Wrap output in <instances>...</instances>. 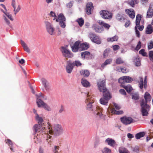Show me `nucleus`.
I'll return each mask as SVG.
<instances>
[{"mask_svg": "<svg viewBox=\"0 0 153 153\" xmlns=\"http://www.w3.org/2000/svg\"><path fill=\"white\" fill-rule=\"evenodd\" d=\"M36 119L38 121V123H39V126L40 125L42 126H43V127H45V126L44 125V124H43L42 125L41 124V123L43 121V119L41 117H39L38 114H36Z\"/></svg>", "mask_w": 153, "mask_h": 153, "instance_id": "nucleus-25", "label": "nucleus"}, {"mask_svg": "<svg viewBox=\"0 0 153 153\" xmlns=\"http://www.w3.org/2000/svg\"><path fill=\"white\" fill-rule=\"evenodd\" d=\"M134 11V10L132 9H126L125 10V12L129 16L131 13L133 12Z\"/></svg>", "mask_w": 153, "mask_h": 153, "instance_id": "nucleus-52", "label": "nucleus"}, {"mask_svg": "<svg viewBox=\"0 0 153 153\" xmlns=\"http://www.w3.org/2000/svg\"><path fill=\"white\" fill-rule=\"evenodd\" d=\"M55 20L56 22H59V24L61 27L64 28L66 26V18L63 14H59L58 17H57Z\"/></svg>", "mask_w": 153, "mask_h": 153, "instance_id": "nucleus-6", "label": "nucleus"}, {"mask_svg": "<svg viewBox=\"0 0 153 153\" xmlns=\"http://www.w3.org/2000/svg\"><path fill=\"white\" fill-rule=\"evenodd\" d=\"M2 11L11 21H13V19L12 18V16L10 14L8 13L5 12L3 10H2Z\"/></svg>", "mask_w": 153, "mask_h": 153, "instance_id": "nucleus-46", "label": "nucleus"}, {"mask_svg": "<svg viewBox=\"0 0 153 153\" xmlns=\"http://www.w3.org/2000/svg\"><path fill=\"white\" fill-rule=\"evenodd\" d=\"M102 153H111V150L107 147L104 148L102 150Z\"/></svg>", "mask_w": 153, "mask_h": 153, "instance_id": "nucleus-44", "label": "nucleus"}, {"mask_svg": "<svg viewBox=\"0 0 153 153\" xmlns=\"http://www.w3.org/2000/svg\"><path fill=\"white\" fill-rule=\"evenodd\" d=\"M81 75H83L84 77H87L90 74L89 72L87 70H82L80 72Z\"/></svg>", "mask_w": 153, "mask_h": 153, "instance_id": "nucleus-33", "label": "nucleus"}, {"mask_svg": "<svg viewBox=\"0 0 153 153\" xmlns=\"http://www.w3.org/2000/svg\"><path fill=\"white\" fill-rule=\"evenodd\" d=\"M121 120L122 123L126 125L130 124L133 121L131 118L128 117H123L121 118Z\"/></svg>", "mask_w": 153, "mask_h": 153, "instance_id": "nucleus-13", "label": "nucleus"}, {"mask_svg": "<svg viewBox=\"0 0 153 153\" xmlns=\"http://www.w3.org/2000/svg\"><path fill=\"white\" fill-rule=\"evenodd\" d=\"M133 80L129 76H123L119 79V82L122 85L125 83H130Z\"/></svg>", "mask_w": 153, "mask_h": 153, "instance_id": "nucleus-9", "label": "nucleus"}, {"mask_svg": "<svg viewBox=\"0 0 153 153\" xmlns=\"http://www.w3.org/2000/svg\"><path fill=\"white\" fill-rule=\"evenodd\" d=\"M116 63L117 64H122L124 63V61L120 58H117L116 61Z\"/></svg>", "mask_w": 153, "mask_h": 153, "instance_id": "nucleus-48", "label": "nucleus"}, {"mask_svg": "<svg viewBox=\"0 0 153 153\" xmlns=\"http://www.w3.org/2000/svg\"><path fill=\"white\" fill-rule=\"evenodd\" d=\"M144 97L145 100V101L144 100V102L146 104L148 102L150 101L151 100V95L149 94L147 92L145 93Z\"/></svg>", "mask_w": 153, "mask_h": 153, "instance_id": "nucleus-22", "label": "nucleus"}, {"mask_svg": "<svg viewBox=\"0 0 153 153\" xmlns=\"http://www.w3.org/2000/svg\"><path fill=\"white\" fill-rule=\"evenodd\" d=\"M141 112L143 116H147L148 114V112L149 110V106L144 102V101L142 100L141 103Z\"/></svg>", "mask_w": 153, "mask_h": 153, "instance_id": "nucleus-7", "label": "nucleus"}, {"mask_svg": "<svg viewBox=\"0 0 153 153\" xmlns=\"http://www.w3.org/2000/svg\"><path fill=\"white\" fill-rule=\"evenodd\" d=\"M98 22L100 25H103L104 27L107 29H108L110 27L109 25L107 24L104 23L102 21L99 20L98 21Z\"/></svg>", "mask_w": 153, "mask_h": 153, "instance_id": "nucleus-32", "label": "nucleus"}, {"mask_svg": "<svg viewBox=\"0 0 153 153\" xmlns=\"http://www.w3.org/2000/svg\"><path fill=\"white\" fill-rule=\"evenodd\" d=\"M141 42L139 41L138 42V44L135 48V50L138 51L141 48Z\"/></svg>", "mask_w": 153, "mask_h": 153, "instance_id": "nucleus-56", "label": "nucleus"}, {"mask_svg": "<svg viewBox=\"0 0 153 153\" xmlns=\"http://www.w3.org/2000/svg\"><path fill=\"white\" fill-rule=\"evenodd\" d=\"M153 32V27L151 25H148L146 29V33L147 34H151Z\"/></svg>", "mask_w": 153, "mask_h": 153, "instance_id": "nucleus-23", "label": "nucleus"}, {"mask_svg": "<svg viewBox=\"0 0 153 153\" xmlns=\"http://www.w3.org/2000/svg\"><path fill=\"white\" fill-rule=\"evenodd\" d=\"M80 44V42L79 41H77L74 43L73 46H71V48L73 52H76L78 51L79 49V46Z\"/></svg>", "mask_w": 153, "mask_h": 153, "instance_id": "nucleus-17", "label": "nucleus"}, {"mask_svg": "<svg viewBox=\"0 0 153 153\" xmlns=\"http://www.w3.org/2000/svg\"><path fill=\"white\" fill-rule=\"evenodd\" d=\"M94 114L97 117H99L100 119L103 118V115L102 113V108L99 107H97L94 110Z\"/></svg>", "mask_w": 153, "mask_h": 153, "instance_id": "nucleus-10", "label": "nucleus"}, {"mask_svg": "<svg viewBox=\"0 0 153 153\" xmlns=\"http://www.w3.org/2000/svg\"><path fill=\"white\" fill-rule=\"evenodd\" d=\"M114 106L116 109L117 110H119L120 108V106L116 103L114 104Z\"/></svg>", "mask_w": 153, "mask_h": 153, "instance_id": "nucleus-64", "label": "nucleus"}, {"mask_svg": "<svg viewBox=\"0 0 153 153\" xmlns=\"http://www.w3.org/2000/svg\"><path fill=\"white\" fill-rule=\"evenodd\" d=\"M92 41L98 44H101V42L100 38L97 36H95V38L92 40Z\"/></svg>", "mask_w": 153, "mask_h": 153, "instance_id": "nucleus-39", "label": "nucleus"}, {"mask_svg": "<svg viewBox=\"0 0 153 153\" xmlns=\"http://www.w3.org/2000/svg\"><path fill=\"white\" fill-rule=\"evenodd\" d=\"M134 61L136 66H139L140 65V61L138 56L134 59Z\"/></svg>", "mask_w": 153, "mask_h": 153, "instance_id": "nucleus-37", "label": "nucleus"}, {"mask_svg": "<svg viewBox=\"0 0 153 153\" xmlns=\"http://www.w3.org/2000/svg\"><path fill=\"white\" fill-rule=\"evenodd\" d=\"M132 98L134 100H137L139 98L138 94L135 93L132 95Z\"/></svg>", "mask_w": 153, "mask_h": 153, "instance_id": "nucleus-51", "label": "nucleus"}, {"mask_svg": "<svg viewBox=\"0 0 153 153\" xmlns=\"http://www.w3.org/2000/svg\"><path fill=\"white\" fill-rule=\"evenodd\" d=\"M21 43L24 50L28 53H30V50L27 44L22 40H21Z\"/></svg>", "mask_w": 153, "mask_h": 153, "instance_id": "nucleus-21", "label": "nucleus"}, {"mask_svg": "<svg viewBox=\"0 0 153 153\" xmlns=\"http://www.w3.org/2000/svg\"><path fill=\"white\" fill-rule=\"evenodd\" d=\"M45 110L48 111H51V109L50 107L46 103H45L42 106Z\"/></svg>", "mask_w": 153, "mask_h": 153, "instance_id": "nucleus-49", "label": "nucleus"}, {"mask_svg": "<svg viewBox=\"0 0 153 153\" xmlns=\"http://www.w3.org/2000/svg\"><path fill=\"white\" fill-rule=\"evenodd\" d=\"M6 143L9 146H12V145H13L12 142L10 139H7L6 140Z\"/></svg>", "mask_w": 153, "mask_h": 153, "instance_id": "nucleus-58", "label": "nucleus"}, {"mask_svg": "<svg viewBox=\"0 0 153 153\" xmlns=\"http://www.w3.org/2000/svg\"><path fill=\"white\" fill-rule=\"evenodd\" d=\"M118 37L117 36H115L111 38L107 39V40L108 42H113L117 41L118 39Z\"/></svg>", "mask_w": 153, "mask_h": 153, "instance_id": "nucleus-41", "label": "nucleus"}, {"mask_svg": "<svg viewBox=\"0 0 153 153\" xmlns=\"http://www.w3.org/2000/svg\"><path fill=\"white\" fill-rule=\"evenodd\" d=\"M43 126L39 125H38V124H36L34 125L33 128L35 132L37 133V136H36V138H34V142L36 144H38L40 143L41 141V138H42L43 134L42 133L44 132V134H45L46 133L45 132V128L43 127Z\"/></svg>", "mask_w": 153, "mask_h": 153, "instance_id": "nucleus-1", "label": "nucleus"}, {"mask_svg": "<svg viewBox=\"0 0 153 153\" xmlns=\"http://www.w3.org/2000/svg\"><path fill=\"white\" fill-rule=\"evenodd\" d=\"M92 27L93 29L95 30L96 32L98 33H101L103 30V28L102 27H100L96 24H93Z\"/></svg>", "mask_w": 153, "mask_h": 153, "instance_id": "nucleus-20", "label": "nucleus"}, {"mask_svg": "<svg viewBox=\"0 0 153 153\" xmlns=\"http://www.w3.org/2000/svg\"><path fill=\"white\" fill-rule=\"evenodd\" d=\"M50 16L52 17H54L53 20H55L57 18V16L54 12L51 11L50 13Z\"/></svg>", "mask_w": 153, "mask_h": 153, "instance_id": "nucleus-50", "label": "nucleus"}, {"mask_svg": "<svg viewBox=\"0 0 153 153\" xmlns=\"http://www.w3.org/2000/svg\"><path fill=\"white\" fill-rule=\"evenodd\" d=\"M68 64V73H70L73 70L74 65L71 62H69Z\"/></svg>", "mask_w": 153, "mask_h": 153, "instance_id": "nucleus-34", "label": "nucleus"}, {"mask_svg": "<svg viewBox=\"0 0 153 153\" xmlns=\"http://www.w3.org/2000/svg\"><path fill=\"white\" fill-rule=\"evenodd\" d=\"M36 103L38 106L40 107L41 106H43L45 103L42 100L40 99L37 100Z\"/></svg>", "mask_w": 153, "mask_h": 153, "instance_id": "nucleus-36", "label": "nucleus"}, {"mask_svg": "<svg viewBox=\"0 0 153 153\" xmlns=\"http://www.w3.org/2000/svg\"><path fill=\"white\" fill-rule=\"evenodd\" d=\"M137 27H135V28L136 33L137 36L138 37H139L140 36V33L139 31L137 30Z\"/></svg>", "mask_w": 153, "mask_h": 153, "instance_id": "nucleus-60", "label": "nucleus"}, {"mask_svg": "<svg viewBox=\"0 0 153 153\" xmlns=\"http://www.w3.org/2000/svg\"><path fill=\"white\" fill-rule=\"evenodd\" d=\"M103 97L100 100V103L102 105H107L108 100L111 98V96L109 92L103 93Z\"/></svg>", "mask_w": 153, "mask_h": 153, "instance_id": "nucleus-3", "label": "nucleus"}, {"mask_svg": "<svg viewBox=\"0 0 153 153\" xmlns=\"http://www.w3.org/2000/svg\"><path fill=\"white\" fill-rule=\"evenodd\" d=\"M89 93L87 94V96L86 98L85 102L86 103L88 102V103L87 104V109L89 110H91L92 105V103L93 102L92 101L91 99V98L90 97Z\"/></svg>", "mask_w": 153, "mask_h": 153, "instance_id": "nucleus-12", "label": "nucleus"}, {"mask_svg": "<svg viewBox=\"0 0 153 153\" xmlns=\"http://www.w3.org/2000/svg\"><path fill=\"white\" fill-rule=\"evenodd\" d=\"M80 26H82L84 24V20L82 18H79L76 20Z\"/></svg>", "mask_w": 153, "mask_h": 153, "instance_id": "nucleus-45", "label": "nucleus"}, {"mask_svg": "<svg viewBox=\"0 0 153 153\" xmlns=\"http://www.w3.org/2000/svg\"><path fill=\"white\" fill-rule=\"evenodd\" d=\"M36 96L37 98V100L40 99V98H44V95L41 93H40L39 95H36Z\"/></svg>", "mask_w": 153, "mask_h": 153, "instance_id": "nucleus-55", "label": "nucleus"}, {"mask_svg": "<svg viewBox=\"0 0 153 153\" xmlns=\"http://www.w3.org/2000/svg\"><path fill=\"white\" fill-rule=\"evenodd\" d=\"M110 51L109 49H106L105 50L104 53H103V55L104 56H107L108 55V52H109Z\"/></svg>", "mask_w": 153, "mask_h": 153, "instance_id": "nucleus-62", "label": "nucleus"}, {"mask_svg": "<svg viewBox=\"0 0 153 153\" xmlns=\"http://www.w3.org/2000/svg\"><path fill=\"white\" fill-rule=\"evenodd\" d=\"M48 129L49 130V132L51 134H54L58 136L62 132V130L61 128V126L59 125H55L53 128L51 124L48 123Z\"/></svg>", "mask_w": 153, "mask_h": 153, "instance_id": "nucleus-2", "label": "nucleus"}, {"mask_svg": "<svg viewBox=\"0 0 153 153\" xmlns=\"http://www.w3.org/2000/svg\"><path fill=\"white\" fill-rule=\"evenodd\" d=\"M149 54L150 60L153 61V51H149Z\"/></svg>", "mask_w": 153, "mask_h": 153, "instance_id": "nucleus-54", "label": "nucleus"}, {"mask_svg": "<svg viewBox=\"0 0 153 153\" xmlns=\"http://www.w3.org/2000/svg\"><path fill=\"white\" fill-rule=\"evenodd\" d=\"M139 53L144 56H146V53L145 51L143 49H142L139 51Z\"/></svg>", "mask_w": 153, "mask_h": 153, "instance_id": "nucleus-57", "label": "nucleus"}, {"mask_svg": "<svg viewBox=\"0 0 153 153\" xmlns=\"http://www.w3.org/2000/svg\"><path fill=\"white\" fill-rule=\"evenodd\" d=\"M105 142L108 145L112 147H114L116 145L115 141L109 138L107 139L105 141Z\"/></svg>", "mask_w": 153, "mask_h": 153, "instance_id": "nucleus-19", "label": "nucleus"}, {"mask_svg": "<svg viewBox=\"0 0 153 153\" xmlns=\"http://www.w3.org/2000/svg\"><path fill=\"white\" fill-rule=\"evenodd\" d=\"M153 16V11L152 9V7L150 6L147 13L146 17L148 18H151Z\"/></svg>", "mask_w": 153, "mask_h": 153, "instance_id": "nucleus-26", "label": "nucleus"}, {"mask_svg": "<svg viewBox=\"0 0 153 153\" xmlns=\"http://www.w3.org/2000/svg\"><path fill=\"white\" fill-rule=\"evenodd\" d=\"M119 152L120 153H130L126 149L122 147L120 149Z\"/></svg>", "mask_w": 153, "mask_h": 153, "instance_id": "nucleus-42", "label": "nucleus"}, {"mask_svg": "<svg viewBox=\"0 0 153 153\" xmlns=\"http://www.w3.org/2000/svg\"><path fill=\"white\" fill-rule=\"evenodd\" d=\"M97 85L98 90L100 92L104 93L109 92L106 89L105 87V79H100L97 82Z\"/></svg>", "mask_w": 153, "mask_h": 153, "instance_id": "nucleus-4", "label": "nucleus"}, {"mask_svg": "<svg viewBox=\"0 0 153 153\" xmlns=\"http://www.w3.org/2000/svg\"><path fill=\"white\" fill-rule=\"evenodd\" d=\"M112 47L114 51H116L117 50H118L120 48V46L119 45H114Z\"/></svg>", "mask_w": 153, "mask_h": 153, "instance_id": "nucleus-61", "label": "nucleus"}, {"mask_svg": "<svg viewBox=\"0 0 153 153\" xmlns=\"http://www.w3.org/2000/svg\"><path fill=\"white\" fill-rule=\"evenodd\" d=\"M74 4V1H70L68 3V7L70 8L73 6Z\"/></svg>", "mask_w": 153, "mask_h": 153, "instance_id": "nucleus-59", "label": "nucleus"}, {"mask_svg": "<svg viewBox=\"0 0 153 153\" xmlns=\"http://www.w3.org/2000/svg\"><path fill=\"white\" fill-rule=\"evenodd\" d=\"M100 13L101 16L103 19H108L112 18V13L106 10H101L100 12Z\"/></svg>", "mask_w": 153, "mask_h": 153, "instance_id": "nucleus-8", "label": "nucleus"}, {"mask_svg": "<svg viewBox=\"0 0 153 153\" xmlns=\"http://www.w3.org/2000/svg\"><path fill=\"white\" fill-rule=\"evenodd\" d=\"M139 2L138 0H131L128 1V3L132 7H134L135 4H137Z\"/></svg>", "mask_w": 153, "mask_h": 153, "instance_id": "nucleus-31", "label": "nucleus"}, {"mask_svg": "<svg viewBox=\"0 0 153 153\" xmlns=\"http://www.w3.org/2000/svg\"><path fill=\"white\" fill-rule=\"evenodd\" d=\"M93 9V4L91 2L88 3L87 4L86 9V12L87 14H90L91 13V11Z\"/></svg>", "mask_w": 153, "mask_h": 153, "instance_id": "nucleus-16", "label": "nucleus"}, {"mask_svg": "<svg viewBox=\"0 0 153 153\" xmlns=\"http://www.w3.org/2000/svg\"><path fill=\"white\" fill-rule=\"evenodd\" d=\"M59 50L61 51L62 56L67 59V45H64L61 46L59 48Z\"/></svg>", "mask_w": 153, "mask_h": 153, "instance_id": "nucleus-15", "label": "nucleus"}, {"mask_svg": "<svg viewBox=\"0 0 153 153\" xmlns=\"http://www.w3.org/2000/svg\"><path fill=\"white\" fill-rule=\"evenodd\" d=\"M135 13L134 11L131 13V14H130V15L129 16L131 18L133 19L135 17Z\"/></svg>", "mask_w": 153, "mask_h": 153, "instance_id": "nucleus-63", "label": "nucleus"}, {"mask_svg": "<svg viewBox=\"0 0 153 153\" xmlns=\"http://www.w3.org/2000/svg\"><path fill=\"white\" fill-rule=\"evenodd\" d=\"M107 111L108 113L111 112L112 114H121L123 113V111H117L114 108H110V107L108 108Z\"/></svg>", "mask_w": 153, "mask_h": 153, "instance_id": "nucleus-18", "label": "nucleus"}, {"mask_svg": "<svg viewBox=\"0 0 153 153\" xmlns=\"http://www.w3.org/2000/svg\"><path fill=\"white\" fill-rule=\"evenodd\" d=\"M145 134L144 132H140L137 134L135 135V137L137 139H140V138L143 137Z\"/></svg>", "mask_w": 153, "mask_h": 153, "instance_id": "nucleus-38", "label": "nucleus"}, {"mask_svg": "<svg viewBox=\"0 0 153 153\" xmlns=\"http://www.w3.org/2000/svg\"><path fill=\"white\" fill-rule=\"evenodd\" d=\"M122 86L124 88L126 91L128 92H131L132 90V88L130 85H128L126 86H125L124 85H122Z\"/></svg>", "mask_w": 153, "mask_h": 153, "instance_id": "nucleus-35", "label": "nucleus"}, {"mask_svg": "<svg viewBox=\"0 0 153 153\" xmlns=\"http://www.w3.org/2000/svg\"><path fill=\"white\" fill-rule=\"evenodd\" d=\"M146 78L147 76H145L144 81L143 82V79L142 77H139L140 79L138 83H139V87L140 89H142L143 86L144 88H146L147 86Z\"/></svg>", "mask_w": 153, "mask_h": 153, "instance_id": "nucleus-11", "label": "nucleus"}, {"mask_svg": "<svg viewBox=\"0 0 153 153\" xmlns=\"http://www.w3.org/2000/svg\"><path fill=\"white\" fill-rule=\"evenodd\" d=\"M97 36L92 33L90 32L88 36L91 41L95 38V36Z\"/></svg>", "mask_w": 153, "mask_h": 153, "instance_id": "nucleus-47", "label": "nucleus"}, {"mask_svg": "<svg viewBox=\"0 0 153 153\" xmlns=\"http://www.w3.org/2000/svg\"><path fill=\"white\" fill-rule=\"evenodd\" d=\"M42 81L46 89L47 90H48L49 88V86L47 80L44 78H42Z\"/></svg>", "mask_w": 153, "mask_h": 153, "instance_id": "nucleus-27", "label": "nucleus"}, {"mask_svg": "<svg viewBox=\"0 0 153 153\" xmlns=\"http://www.w3.org/2000/svg\"><path fill=\"white\" fill-rule=\"evenodd\" d=\"M148 48L149 49H151L153 48V41L150 42L148 45Z\"/></svg>", "mask_w": 153, "mask_h": 153, "instance_id": "nucleus-53", "label": "nucleus"}, {"mask_svg": "<svg viewBox=\"0 0 153 153\" xmlns=\"http://www.w3.org/2000/svg\"><path fill=\"white\" fill-rule=\"evenodd\" d=\"M81 83L82 85L85 87H87L90 86V83L86 79H82Z\"/></svg>", "mask_w": 153, "mask_h": 153, "instance_id": "nucleus-28", "label": "nucleus"}, {"mask_svg": "<svg viewBox=\"0 0 153 153\" xmlns=\"http://www.w3.org/2000/svg\"><path fill=\"white\" fill-rule=\"evenodd\" d=\"M117 70L119 72L121 71L122 73H126L128 71V70L124 67L120 68L117 67Z\"/></svg>", "mask_w": 153, "mask_h": 153, "instance_id": "nucleus-29", "label": "nucleus"}, {"mask_svg": "<svg viewBox=\"0 0 153 153\" xmlns=\"http://www.w3.org/2000/svg\"><path fill=\"white\" fill-rule=\"evenodd\" d=\"M16 2L15 1V0H12V1L11 5L13 8V12L15 16L19 12L21 9V6L19 5H18L17 8L16 9Z\"/></svg>", "mask_w": 153, "mask_h": 153, "instance_id": "nucleus-14", "label": "nucleus"}, {"mask_svg": "<svg viewBox=\"0 0 153 153\" xmlns=\"http://www.w3.org/2000/svg\"><path fill=\"white\" fill-rule=\"evenodd\" d=\"M44 23L48 33L51 35H53L54 34L55 30L53 25L48 21H45Z\"/></svg>", "mask_w": 153, "mask_h": 153, "instance_id": "nucleus-5", "label": "nucleus"}, {"mask_svg": "<svg viewBox=\"0 0 153 153\" xmlns=\"http://www.w3.org/2000/svg\"><path fill=\"white\" fill-rule=\"evenodd\" d=\"M141 19V15L140 14H138L136 16V25L135 27L139 26L140 23Z\"/></svg>", "mask_w": 153, "mask_h": 153, "instance_id": "nucleus-30", "label": "nucleus"}, {"mask_svg": "<svg viewBox=\"0 0 153 153\" xmlns=\"http://www.w3.org/2000/svg\"><path fill=\"white\" fill-rule=\"evenodd\" d=\"M112 61L111 59H109L106 60L104 63L102 64L101 65V67H104L106 65L110 64L111 63Z\"/></svg>", "mask_w": 153, "mask_h": 153, "instance_id": "nucleus-40", "label": "nucleus"}, {"mask_svg": "<svg viewBox=\"0 0 153 153\" xmlns=\"http://www.w3.org/2000/svg\"><path fill=\"white\" fill-rule=\"evenodd\" d=\"M90 53L88 51H84L82 52L81 56L83 58H85L87 57L90 55Z\"/></svg>", "mask_w": 153, "mask_h": 153, "instance_id": "nucleus-43", "label": "nucleus"}, {"mask_svg": "<svg viewBox=\"0 0 153 153\" xmlns=\"http://www.w3.org/2000/svg\"><path fill=\"white\" fill-rule=\"evenodd\" d=\"M89 47V45L86 43L81 44L80 45L79 49L80 51L87 49Z\"/></svg>", "mask_w": 153, "mask_h": 153, "instance_id": "nucleus-24", "label": "nucleus"}]
</instances>
